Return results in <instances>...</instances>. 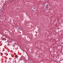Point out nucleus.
<instances>
[{"instance_id":"nucleus-3","label":"nucleus","mask_w":63,"mask_h":63,"mask_svg":"<svg viewBox=\"0 0 63 63\" xmlns=\"http://www.w3.org/2000/svg\"><path fill=\"white\" fill-rule=\"evenodd\" d=\"M1 9H2V8L1 7Z\"/></svg>"},{"instance_id":"nucleus-2","label":"nucleus","mask_w":63,"mask_h":63,"mask_svg":"<svg viewBox=\"0 0 63 63\" xmlns=\"http://www.w3.org/2000/svg\"><path fill=\"white\" fill-rule=\"evenodd\" d=\"M46 6L47 7V6H48V4H47Z\"/></svg>"},{"instance_id":"nucleus-1","label":"nucleus","mask_w":63,"mask_h":63,"mask_svg":"<svg viewBox=\"0 0 63 63\" xmlns=\"http://www.w3.org/2000/svg\"><path fill=\"white\" fill-rule=\"evenodd\" d=\"M18 56L17 55H16L15 56V57L16 58H17Z\"/></svg>"}]
</instances>
